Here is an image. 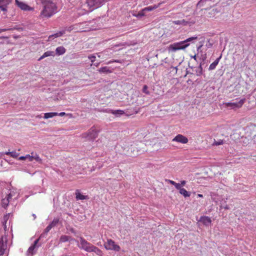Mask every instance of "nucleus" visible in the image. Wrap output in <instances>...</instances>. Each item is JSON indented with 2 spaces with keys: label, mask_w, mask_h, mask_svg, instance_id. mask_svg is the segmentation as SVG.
Here are the masks:
<instances>
[{
  "label": "nucleus",
  "mask_w": 256,
  "mask_h": 256,
  "mask_svg": "<svg viewBox=\"0 0 256 256\" xmlns=\"http://www.w3.org/2000/svg\"><path fill=\"white\" fill-rule=\"evenodd\" d=\"M108 0H86L82 2L80 8L84 10L82 13L83 14L86 12H90L93 10L100 7L105 2Z\"/></svg>",
  "instance_id": "1"
},
{
  "label": "nucleus",
  "mask_w": 256,
  "mask_h": 256,
  "mask_svg": "<svg viewBox=\"0 0 256 256\" xmlns=\"http://www.w3.org/2000/svg\"><path fill=\"white\" fill-rule=\"evenodd\" d=\"M43 6L44 8L40 15L42 18H50L57 12L56 4L52 1L44 4Z\"/></svg>",
  "instance_id": "2"
},
{
  "label": "nucleus",
  "mask_w": 256,
  "mask_h": 256,
  "mask_svg": "<svg viewBox=\"0 0 256 256\" xmlns=\"http://www.w3.org/2000/svg\"><path fill=\"white\" fill-rule=\"evenodd\" d=\"M78 246L80 248L87 252H94L98 255H100L101 254V251L100 249L88 242L82 237L80 238V244H78Z\"/></svg>",
  "instance_id": "3"
},
{
  "label": "nucleus",
  "mask_w": 256,
  "mask_h": 256,
  "mask_svg": "<svg viewBox=\"0 0 256 256\" xmlns=\"http://www.w3.org/2000/svg\"><path fill=\"white\" fill-rule=\"evenodd\" d=\"M196 39H197L196 36H193L188 38L184 41L174 43L169 46L168 50L172 52H175L178 50H184L189 46L190 44H188V42H192V40Z\"/></svg>",
  "instance_id": "4"
},
{
  "label": "nucleus",
  "mask_w": 256,
  "mask_h": 256,
  "mask_svg": "<svg viewBox=\"0 0 256 256\" xmlns=\"http://www.w3.org/2000/svg\"><path fill=\"white\" fill-rule=\"evenodd\" d=\"M166 182H168V183L172 185H174L175 186V188L179 190L180 194L182 195L185 198L190 196V192H188L184 188H181L180 185L178 183H176L172 180L167 179L166 180Z\"/></svg>",
  "instance_id": "5"
},
{
  "label": "nucleus",
  "mask_w": 256,
  "mask_h": 256,
  "mask_svg": "<svg viewBox=\"0 0 256 256\" xmlns=\"http://www.w3.org/2000/svg\"><path fill=\"white\" fill-rule=\"evenodd\" d=\"M246 102L245 98L241 99L238 102H225L224 104L227 108L230 107L232 109L236 110V108H240L242 107V105Z\"/></svg>",
  "instance_id": "6"
},
{
  "label": "nucleus",
  "mask_w": 256,
  "mask_h": 256,
  "mask_svg": "<svg viewBox=\"0 0 256 256\" xmlns=\"http://www.w3.org/2000/svg\"><path fill=\"white\" fill-rule=\"evenodd\" d=\"M39 241V239L36 240L34 243L28 248L27 250V254L32 256L35 254L38 250V243Z\"/></svg>",
  "instance_id": "7"
},
{
  "label": "nucleus",
  "mask_w": 256,
  "mask_h": 256,
  "mask_svg": "<svg viewBox=\"0 0 256 256\" xmlns=\"http://www.w3.org/2000/svg\"><path fill=\"white\" fill-rule=\"evenodd\" d=\"M188 138L181 134H178V135H176L172 140V142H180V143H181V144H186V143L188 142Z\"/></svg>",
  "instance_id": "8"
},
{
  "label": "nucleus",
  "mask_w": 256,
  "mask_h": 256,
  "mask_svg": "<svg viewBox=\"0 0 256 256\" xmlns=\"http://www.w3.org/2000/svg\"><path fill=\"white\" fill-rule=\"evenodd\" d=\"M12 1V0H0V9L4 12H6L8 6Z\"/></svg>",
  "instance_id": "9"
},
{
  "label": "nucleus",
  "mask_w": 256,
  "mask_h": 256,
  "mask_svg": "<svg viewBox=\"0 0 256 256\" xmlns=\"http://www.w3.org/2000/svg\"><path fill=\"white\" fill-rule=\"evenodd\" d=\"M92 23V22H88L80 24L79 25L81 27L80 30L82 31H88L94 30V28L90 27Z\"/></svg>",
  "instance_id": "10"
},
{
  "label": "nucleus",
  "mask_w": 256,
  "mask_h": 256,
  "mask_svg": "<svg viewBox=\"0 0 256 256\" xmlns=\"http://www.w3.org/2000/svg\"><path fill=\"white\" fill-rule=\"evenodd\" d=\"M16 4L22 10L30 11L32 10V8L28 6L26 4L22 2H20L18 0H16Z\"/></svg>",
  "instance_id": "11"
},
{
  "label": "nucleus",
  "mask_w": 256,
  "mask_h": 256,
  "mask_svg": "<svg viewBox=\"0 0 256 256\" xmlns=\"http://www.w3.org/2000/svg\"><path fill=\"white\" fill-rule=\"evenodd\" d=\"M12 195L11 193L8 194L5 198H4L2 200V206L4 208H6L8 204L11 202Z\"/></svg>",
  "instance_id": "12"
},
{
  "label": "nucleus",
  "mask_w": 256,
  "mask_h": 256,
  "mask_svg": "<svg viewBox=\"0 0 256 256\" xmlns=\"http://www.w3.org/2000/svg\"><path fill=\"white\" fill-rule=\"evenodd\" d=\"M137 112H134L133 110L132 113L128 114L126 112H125L124 111L122 110H113V114L116 115V116H120L124 114H125L126 116H128L134 114H137Z\"/></svg>",
  "instance_id": "13"
},
{
  "label": "nucleus",
  "mask_w": 256,
  "mask_h": 256,
  "mask_svg": "<svg viewBox=\"0 0 256 256\" xmlns=\"http://www.w3.org/2000/svg\"><path fill=\"white\" fill-rule=\"evenodd\" d=\"M200 221L206 226H208L212 223V220L208 216H201Z\"/></svg>",
  "instance_id": "14"
},
{
  "label": "nucleus",
  "mask_w": 256,
  "mask_h": 256,
  "mask_svg": "<svg viewBox=\"0 0 256 256\" xmlns=\"http://www.w3.org/2000/svg\"><path fill=\"white\" fill-rule=\"evenodd\" d=\"M194 21L188 22L184 20H174L172 21V24L177 25H182V26H186L189 24H194Z\"/></svg>",
  "instance_id": "15"
},
{
  "label": "nucleus",
  "mask_w": 256,
  "mask_h": 256,
  "mask_svg": "<svg viewBox=\"0 0 256 256\" xmlns=\"http://www.w3.org/2000/svg\"><path fill=\"white\" fill-rule=\"evenodd\" d=\"M6 244L4 242L3 238L0 240V256H2L6 248Z\"/></svg>",
  "instance_id": "16"
},
{
  "label": "nucleus",
  "mask_w": 256,
  "mask_h": 256,
  "mask_svg": "<svg viewBox=\"0 0 256 256\" xmlns=\"http://www.w3.org/2000/svg\"><path fill=\"white\" fill-rule=\"evenodd\" d=\"M65 32L66 30H62V31H60L59 32L56 34L50 36L48 38V41H50L54 39V38H56L62 36L64 34H65Z\"/></svg>",
  "instance_id": "17"
},
{
  "label": "nucleus",
  "mask_w": 256,
  "mask_h": 256,
  "mask_svg": "<svg viewBox=\"0 0 256 256\" xmlns=\"http://www.w3.org/2000/svg\"><path fill=\"white\" fill-rule=\"evenodd\" d=\"M222 58V56H220L219 58H217L214 62L212 64H211L208 68V70H214L218 64L220 58Z\"/></svg>",
  "instance_id": "18"
},
{
  "label": "nucleus",
  "mask_w": 256,
  "mask_h": 256,
  "mask_svg": "<svg viewBox=\"0 0 256 256\" xmlns=\"http://www.w3.org/2000/svg\"><path fill=\"white\" fill-rule=\"evenodd\" d=\"M50 56H54V52L53 51H47L44 54L38 59V60H42L43 58Z\"/></svg>",
  "instance_id": "19"
},
{
  "label": "nucleus",
  "mask_w": 256,
  "mask_h": 256,
  "mask_svg": "<svg viewBox=\"0 0 256 256\" xmlns=\"http://www.w3.org/2000/svg\"><path fill=\"white\" fill-rule=\"evenodd\" d=\"M88 136L89 139L95 138L98 136V132L94 129L91 130L88 132Z\"/></svg>",
  "instance_id": "20"
},
{
  "label": "nucleus",
  "mask_w": 256,
  "mask_h": 256,
  "mask_svg": "<svg viewBox=\"0 0 256 256\" xmlns=\"http://www.w3.org/2000/svg\"><path fill=\"white\" fill-rule=\"evenodd\" d=\"M76 200H84L88 198V196H87L82 194L78 190H76Z\"/></svg>",
  "instance_id": "21"
},
{
  "label": "nucleus",
  "mask_w": 256,
  "mask_h": 256,
  "mask_svg": "<svg viewBox=\"0 0 256 256\" xmlns=\"http://www.w3.org/2000/svg\"><path fill=\"white\" fill-rule=\"evenodd\" d=\"M66 51L65 48L62 46L58 47L56 50V54L59 56L64 54Z\"/></svg>",
  "instance_id": "22"
},
{
  "label": "nucleus",
  "mask_w": 256,
  "mask_h": 256,
  "mask_svg": "<svg viewBox=\"0 0 256 256\" xmlns=\"http://www.w3.org/2000/svg\"><path fill=\"white\" fill-rule=\"evenodd\" d=\"M160 5V3L158 4V5H154V6H148V7H146V8H143V11H148V12H149V11H152V10H153L157 8H158Z\"/></svg>",
  "instance_id": "23"
},
{
  "label": "nucleus",
  "mask_w": 256,
  "mask_h": 256,
  "mask_svg": "<svg viewBox=\"0 0 256 256\" xmlns=\"http://www.w3.org/2000/svg\"><path fill=\"white\" fill-rule=\"evenodd\" d=\"M31 154L32 155V160H36L37 162H39V163H42V160L40 158V156H38V155L34 152H32L31 153Z\"/></svg>",
  "instance_id": "24"
},
{
  "label": "nucleus",
  "mask_w": 256,
  "mask_h": 256,
  "mask_svg": "<svg viewBox=\"0 0 256 256\" xmlns=\"http://www.w3.org/2000/svg\"><path fill=\"white\" fill-rule=\"evenodd\" d=\"M58 116V112H47L44 114V118L45 119H48V118H53L54 116Z\"/></svg>",
  "instance_id": "25"
},
{
  "label": "nucleus",
  "mask_w": 256,
  "mask_h": 256,
  "mask_svg": "<svg viewBox=\"0 0 256 256\" xmlns=\"http://www.w3.org/2000/svg\"><path fill=\"white\" fill-rule=\"evenodd\" d=\"M104 247L106 250H112V240L110 239L104 244Z\"/></svg>",
  "instance_id": "26"
},
{
  "label": "nucleus",
  "mask_w": 256,
  "mask_h": 256,
  "mask_svg": "<svg viewBox=\"0 0 256 256\" xmlns=\"http://www.w3.org/2000/svg\"><path fill=\"white\" fill-rule=\"evenodd\" d=\"M70 236H66V235H63L60 236V241L61 242H64L68 241L70 240Z\"/></svg>",
  "instance_id": "27"
},
{
  "label": "nucleus",
  "mask_w": 256,
  "mask_h": 256,
  "mask_svg": "<svg viewBox=\"0 0 256 256\" xmlns=\"http://www.w3.org/2000/svg\"><path fill=\"white\" fill-rule=\"evenodd\" d=\"M224 140H220L218 141L214 140V143L212 144V145L213 146H219V145H222V144H224Z\"/></svg>",
  "instance_id": "28"
},
{
  "label": "nucleus",
  "mask_w": 256,
  "mask_h": 256,
  "mask_svg": "<svg viewBox=\"0 0 256 256\" xmlns=\"http://www.w3.org/2000/svg\"><path fill=\"white\" fill-rule=\"evenodd\" d=\"M196 74L198 76H200L202 74V68L201 64L200 65L198 70H196Z\"/></svg>",
  "instance_id": "29"
},
{
  "label": "nucleus",
  "mask_w": 256,
  "mask_h": 256,
  "mask_svg": "<svg viewBox=\"0 0 256 256\" xmlns=\"http://www.w3.org/2000/svg\"><path fill=\"white\" fill-rule=\"evenodd\" d=\"M88 58L89 60L91 61L92 64L96 65L95 64H94V62L96 60V56L94 55H90L88 56ZM96 66H98V64H96Z\"/></svg>",
  "instance_id": "30"
},
{
  "label": "nucleus",
  "mask_w": 256,
  "mask_h": 256,
  "mask_svg": "<svg viewBox=\"0 0 256 256\" xmlns=\"http://www.w3.org/2000/svg\"><path fill=\"white\" fill-rule=\"evenodd\" d=\"M58 218H54V220L50 224L52 227H54L56 226L58 222Z\"/></svg>",
  "instance_id": "31"
},
{
  "label": "nucleus",
  "mask_w": 256,
  "mask_h": 256,
  "mask_svg": "<svg viewBox=\"0 0 256 256\" xmlns=\"http://www.w3.org/2000/svg\"><path fill=\"white\" fill-rule=\"evenodd\" d=\"M142 92L146 94H150V92L148 90V87L146 85H144L143 86Z\"/></svg>",
  "instance_id": "32"
},
{
  "label": "nucleus",
  "mask_w": 256,
  "mask_h": 256,
  "mask_svg": "<svg viewBox=\"0 0 256 256\" xmlns=\"http://www.w3.org/2000/svg\"><path fill=\"white\" fill-rule=\"evenodd\" d=\"M19 156V154L16 151L10 152V156L12 158H16Z\"/></svg>",
  "instance_id": "33"
},
{
  "label": "nucleus",
  "mask_w": 256,
  "mask_h": 256,
  "mask_svg": "<svg viewBox=\"0 0 256 256\" xmlns=\"http://www.w3.org/2000/svg\"><path fill=\"white\" fill-rule=\"evenodd\" d=\"M52 227L50 224H49L44 230V234H46L48 232L52 229Z\"/></svg>",
  "instance_id": "34"
},
{
  "label": "nucleus",
  "mask_w": 256,
  "mask_h": 256,
  "mask_svg": "<svg viewBox=\"0 0 256 256\" xmlns=\"http://www.w3.org/2000/svg\"><path fill=\"white\" fill-rule=\"evenodd\" d=\"M99 71L102 72H106L108 71V70L106 67H104L100 68Z\"/></svg>",
  "instance_id": "35"
},
{
  "label": "nucleus",
  "mask_w": 256,
  "mask_h": 256,
  "mask_svg": "<svg viewBox=\"0 0 256 256\" xmlns=\"http://www.w3.org/2000/svg\"><path fill=\"white\" fill-rule=\"evenodd\" d=\"M120 249V247L116 244H114V242H113V250H119Z\"/></svg>",
  "instance_id": "36"
},
{
  "label": "nucleus",
  "mask_w": 256,
  "mask_h": 256,
  "mask_svg": "<svg viewBox=\"0 0 256 256\" xmlns=\"http://www.w3.org/2000/svg\"><path fill=\"white\" fill-rule=\"evenodd\" d=\"M32 155L31 154H26V159L28 158V161L32 162Z\"/></svg>",
  "instance_id": "37"
},
{
  "label": "nucleus",
  "mask_w": 256,
  "mask_h": 256,
  "mask_svg": "<svg viewBox=\"0 0 256 256\" xmlns=\"http://www.w3.org/2000/svg\"><path fill=\"white\" fill-rule=\"evenodd\" d=\"M144 12H145V11H143V9H142V10H141L140 12L138 13V16H144Z\"/></svg>",
  "instance_id": "38"
},
{
  "label": "nucleus",
  "mask_w": 256,
  "mask_h": 256,
  "mask_svg": "<svg viewBox=\"0 0 256 256\" xmlns=\"http://www.w3.org/2000/svg\"><path fill=\"white\" fill-rule=\"evenodd\" d=\"M134 111V112H136L134 108H130V109H128L126 110H125L124 112H126L127 113H132V111Z\"/></svg>",
  "instance_id": "39"
},
{
  "label": "nucleus",
  "mask_w": 256,
  "mask_h": 256,
  "mask_svg": "<svg viewBox=\"0 0 256 256\" xmlns=\"http://www.w3.org/2000/svg\"><path fill=\"white\" fill-rule=\"evenodd\" d=\"M42 2V4H46V2H52V0H40Z\"/></svg>",
  "instance_id": "40"
},
{
  "label": "nucleus",
  "mask_w": 256,
  "mask_h": 256,
  "mask_svg": "<svg viewBox=\"0 0 256 256\" xmlns=\"http://www.w3.org/2000/svg\"><path fill=\"white\" fill-rule=\"evenodd\" d=\"M186 184V180H182L180 182V184H179L180 185V186L181 188L182 186H184Z\"/></svg>",
  "instance_id": "41"
},
{
  "label": "nucleus",
  "mask_w": 256,
  "mask_h": 256,
  "mask_svg": "<svg viewBox=\"0 0 256 256\" xmlns=\"http://www.w3.org/2000/svg\"><path fill=\"white\" fill-rule=\"evenodd\" d=\"M26 159V156H21L19 157V158H18V160H25Z\"/></svg>",
  "instance_id": "42"
},
{
  "label": "nucleus",
  "mask_w": 256,
  "mask_h": 256,
  "mask_svg": "<svg viewBox=\"0 0 256 256\" xmlns=\"http://www.w3.org/2000/svg\"><path fill=\"white\" fill-rule=\"evenodd\" d=\"M190 57L192 58H194L196 61L197 60V56L196 54H194V56H191Z\"/></svg>",
  "instance_id": "43"
},
{
  "label": "nucleus",
  "mask_w": 256,
  "mask_h": 256,
  "mask_svg": "<svg viewBox=\"0 0 256 256\" xmlns=\"http://www.w3.org/2000/svg\"><path fill=\"white\" fill-rule=\"evenodd\" d=\"M66 114V113L64 112H60V113H58V116H64V115Z\"/></svg>",
  "instance_id": "44"
},
{
  "label": "nucleus",
  "mask_w": 256,
  "mask_h": 256,
  "mask_svg": "<svg viewBox=\"0 0 256 256\" xmlns=\"http://www.w3.org/2000/svg\"><path fill=\"white\" fill-rule=\"evenodd\" d=\"M7 30H8V29H6V28H0V33L4 32H6Z\"/></svg>",
  "instance_id": "45"
},
{
  "label": "nucleus",
  "mask_w": 256,
  "mask_h": 256,
  "mask_svg": "<svg viewBox=\"0 0 256 256\" xmlns=\"http://www.w3.org/2000/svg\"><path fill=\"white\" fill-rule=\"evenodd\" d=\"M74 28H72L71 26L69 27L68 28H66V30L68 32H70Z\"/></svg>",
  "instance_id": "46"
},
{
  "label": "nucleus",
  "mask_w": 256,
  "mask_h": 256,
  "mask_svg": "<svg viewBox=\"0 0 256 256\" xmlns=\"http://www.w3.org/2000/svg\"><path fill=\"white\" fill-rule=\"evenodd\" d=\"M212 46V44L211 43H209L208 44H206V46H207L208 48H210Z\"/></svg>",
  "instance_id": "47"
},
{
  "label": "nucleus",
  "mask_w": 256,
  "mask_h": 256,
  "mask_svg": "<svg viewBox=\"0 0 256 256\" xmlns=\"http://www.w3.org/2000/svg\"><path fill=\"white\" fill-rule=\"evenodd\" d=\"M10 152H4V154H6V155H10Z\"/></svg>",
  "instance_id": "48"
},
{
  "label": "nucleus",
  "mask_w": 256,
  "mask_h": 256,
  "mask_svg": "<svg viewBox=\"0 0 256 256\" xmlns=\"http://www.w3.org/2000/svg\"><path fill=\"white\" fill-rule=\"evenodd\" d=\"M10 215V214H8V215L6 216H4V220H7V219L8 218V216Z\"/></svg>",
  "instance_id": "49"
},
{
  "label": "nucleus",
  "mask_w": 256,
  "mask_h": 256,
  "mask_svg": "<svg viewBox=\"0 0 256 256\" xmlns=\"http://www.w3.org/2000/svg\"><path fill=\"white\" fill-rule=\"evenodd\" d=\"M197 196H198V197H199V198H202V197H203V196H202V194H198L197 195Z\"/></svg>",
  "instance_id": "50"
},
{
  "label": "nucleus",
  "mask_w": 256,
  "mask_h": 256,
  "mask_svg": "<svg viewBox=\"0 0 256 256\" xmlns=\"http://www.w3.org/2000/svg\"><path fill=\"white\" fill-rule=\"evenodd\" d=\"M206 58V54H204V56L202 58L203 60H204Z\"/></svg>",
  "instance_id": "51"
},
{
  "label": "nucleus",
  "mask_w": 256,
  "mask_h": 256,
  "mask_svg": "<svg viewBox=\"0 0 256 256\" xmlns=\"http://www.w3.org/2000/svg\"><path fill=\"white\" fill-rule=\"evenodd\" d=\"M202 46V45L201 46H200L198 48V50Z\"/></svg>",
  "instance_id": "52"
},
{
  "label": "nucleus",
  "mask_w": 256,
  "mask_h": 256,
  "mask_svg": "<svg viewBox=\"0 0 256 256\" xmlns=\"http://www.w3.org/2000/svg\"><path fill=\"white\" fill-rule=\"evenodd\" d=\"M32 216H33L34 217V219H35V218H36V215H35L34 214H32Z\"/></svg>",
  "instance_id": "53"
},
{
  "label": "nucleus",
  "mask_w": 256,
  "mask_h": 256,
  "mask_svg": "<svg viewBox=\"0 0 256 256\" xmlns=\"http://www.w3.org/2000/svg\"><path fill=\"white\" fill-rule=\"evenodd\" d=\"M132 148H130V149H131V151H132Z\"/></svg>",
  "instance_id": "54"
}]
</instances>
